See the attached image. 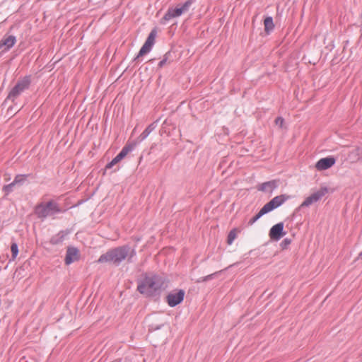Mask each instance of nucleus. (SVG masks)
<instances>
[{
	"instance_id": "f257e3e1",
	"label": "nucleus",
	"mask_w": 362,
	"mask_h": 362,
	"mask_svg": "<svg viewBox=\"0 0 362 362\" xmlns=\"http://www.w3.org/2000/svg\"><path fill=\"white\" fill-rule=\"evenodd\" d=\"M135 255V250L125 245L109 250L107 252L100 255L98 259V262H109L115 266H119L121 262L125 259H127L128 262H131L132 259Z\"/></svg>"
},
{
	"instance_id": "f03ea898",
	"label": "nucleus",
	"mask_w": 362,
	"mask_h": 362,
	"mask_svg": "<svg viewBox=\"0 0 362 362\" xmlns=\"http://www.w3.org/2000/svg\"><path fill=\"white\" fill-rule=\"evenodd\" d=\"M164 280L155 274H145L138 281L137 291L146 296H154L163 287Z\"/></svg>"
},
{
	"instance_id": "7ed1b4c3",
	"label": "nucleus",
	"mask_w": 362,
	"mask_h": 362,
	"mask_svg": "<svg viewBox=\"0 0 362 362\" xmlns=\"http://www.w3.org/2000/svg\"><path fill=\"white\" fill-rule=\"evenodd\" d=\"M34 212L37 218L43 220L48 216H52L61 213L62 209L57 202L51 200L47 203L42 202L38 204L35 207Z\"/></svg>"
},
{
	"instance_id": "20e7f679",
	"label": "nucleus",
	"mask_w": 362,
	"mask_h": 362,
	"mask_svg": "<svg viewBox=\"0 0 362 362\" xmlns=\"http://www.w3.org/2000/svg\"><path fill=\"white\" fill-rule=\"evenodd\" d=\"M194 2V0H187L183 4L176 8H169L162 21H168L172 18H177L182 15L184 13L187 12Z\"/></svg>"
},
{
	"instance_id": "39448f33",
	"label": "nucleus",
	"mask_w": 362,
	"mask_h": 362,
	"mask_svg": "<svg viewBox=\"0 0 362 362\" xmlns=\"http://www.w3.org/2000/svg\"><path fill=\"white\" fill-rule=\"evenodd\" d=\"M30 76H25L22 79L19 80L16 86L9 92L7 100L13 101L17 98L24 90L28 89L30 85Z\"/></svg>"
},
{
	"instance_id": "423d86ee",
	"label": "nucleus",
	"mask_w": 362,
	"mask_h": 362,
	"mask_svg": "<svg viewBox=\"0 0 362 362\" xmlns=\"http://www.w3.org/2000/svg\"><path fill=\"white\" fill-rule=\"evenodd\" d=\"M289 199V196L286 194H281L274 197L272 200H270L268 203H267L264 206V209L267 211V213L270 212L274 209L278 208L281 204H283L286 200Z\"/></svg>"
},
{
	"instance_id": "0eeeda50",
	"label": "nucleus",
	"mask_w": 362,
	"mask_h": 362,
	"mask_svg": "<svg viewBox=\"0 0 362 362\" xmlns=\"http://www.w3.org/2000/svg\"><path fill=\"white\" fill-rule=\"evenodd\" d=\"M185 291L182 289L171 292L166 296L167 303L169 306L175 307L180 304L184 299Z\"/></svg>"
},
{
	"instance_id": "6e6552de",
	"label": "nucleus",
	"mask_w": 362,
	"mask_h": 362,
	"mask_svg": "<svg viewBox=\"0 0 362 362\" xmlns=\"http://www.w3.org/2000/svg\"><path fill=\"white\" fill-rule=\"evenodd\" d=\"M80 259V252L78 248L69 246L67 247L64 262L66 265L78 261Z\"/></svg>"
},
{
	"instance_id": "1a4fd4ad",
	"label": "nucleus",
	"mask_w": 362,
	"mask_h": 362,
	"mask_svg": "<svg viewBox=\"0 0 362 362\" xmlns=\"http://www.w3.org/2000/svg\"><path fill=\"white\" fill-rule=\"evenodd\" d=\"M286 233L284 231V223L280 222L272 227L269 230V238L273 240H280Z\"/></svg>"
},
{
	"instance_id": "9d476101",
	"label": "nucleus",
	"mask_w": 362,
	"mask_h": 362,
	"mask_svg": "<svg viewBox=\"0 0 362 362\" xmlns=\"http://www.w3.org/2000/svg\"><path fill=\"white\" fill-rule=\"evenodd\" d=\"M336 160L333 157H327L320 159L315 164L317 170H325L334 165Z\"/></svg>"
},
{
	"instance_id": "9b49d317",
	"label": "nucleus",
	"mask_w": 362,
	"mask_h": 362,
	"mask_svg": "<svg viewBox=\"0 0 362 362\" xmlns=\"http://www.w3.org/2000/svg\"><path fill=\"white\" fill-rule=\"evenodd\" d=\"M16 42V38L13 35L4 37L0 41V48H4V51L10 49Z\"/></svg>"
},
{
	"instance_id": "f8f14e48",
	"label": "nucleus",
	"mask_w": 362,
	"mask_h": 362,
	"mask_svg": "<svg viewBox=\"0 0 362 362\" xmlns=\"http://www.w3.org/2000/svg\"><path fill=\"white\" fill-rule=\"evenodd\" d=\"M277 184L275 180L264 182L257 187L259 191L272 193L276 188Z\"/></svg>"
},
{
	"instance_id": "ddd939ff",
	"label": "nucleus",
	"mask_w": 362,
	"mask_h": 362,
	"mask_svg": "<svg viewBox=\"0 0 362 362\" xmlns=\"http://www.w3.org/2000/svg\"><path fill=\"white\" fill-rule=\"evenodd\" d=\"M64 237H65V233H64V231H60L59 233H58L57 235H54L51 240H50V243L52 244V245H58V244H60L63 242V240H64Z\"/></svg>"
},
{
	"instance_id": "4468645a",
	"label": "nucleus",
	"mask_w": 362,
	"mask_h": 362,
	"mask_svg": "<svg viewBox=\"0 0 362 362\" xmlns=\"http://www.w3.org/2000/svg\"><path fill=\"white\" fill-rule=\"evenodd\" d=\"M264 30L267 33H269L274 28L273 18L271 16L267 17L264 21Z\"/></svg>"
},
{
	"instance_id": "2eb2a0df",
	"label": "nucleus",
	"mask_w": 362,
	"mask_h": 362,
	"mask_svg": "<svg viewBox=\"0 0 362 362\" xmlns=\"http://www.w3.org/2000/svg\"><path fill=\"white\" fill-rule=\"evenodd\" d=\"M328 192V189L326 187H321L317 191L315 192L312 194L314 196L315 200L317 202L320 201L327 193Z\"/></svg>"
},
{
	"instance_id": "dca6fc26",
	"label": "nucleus",
	"mask_w": 362,
	"mask_h": 362,
	"mask_svg": "<svg viewBox=\"0 0 362 362\" xmlns=\"http://www.w3.org/2000/svg\"><path fill=\"white\" fill-rule=\"evenodd\" d=\"M266 214H267V211L262 207L255 216L249 220L247 222V226L253 225L259 218H260L263 215Z\"/></svg>"
},
{
	"instance_id": "f3484780",
	"label": "nucleus",
	"mask_w": 362,
	"mask_h": 362,
	"mask_svg": "<svg viewBox=\"0 0 362 362\" xmlns=\"http://www.w3.org/2000/svg\"><path fill=\"white\" fill-rule=\"evenodd\" d=\"M152 45L148 44L147 42H145V43L143 45V46L141 47V49L139 50V54L138 55L136 56V59L140 57H142L144 56V54H147L148 52H149L152 48Z\"/></svg>"
},
{
	"instance_id": "a211bd4d",
	"label": "nucleus",
	"mask_w": 362,
	"mask_h": 362,
	"mask_svg": "<svg viewBox=\"0 0 362 362\" xmlns=\"http://www.w3.org/2000/svg\"><path fill=\"white\" fill-rule=\"evenodd\" d=\"M239 232H240V230L238 228H233L229 232L227 238V243L228 245H231L233 243V240L236 238L237 233Z\"/></svg>"
},
{
	"instance_id": "6ab92c4d",
	"label": "nucleus",
	"mask_w": 362,
	"mask_h": 362,
	"mask_svg": "<svg viewBox=\"0 0 362 362\" xmlns=\"http://www.w3.org/2000/svg\"><path fill=\"white\" fill-rule=\"evenodd\" d=\"M315 202H317V201L315 200L314 196L311 194L303 201V202L300 204V207H308Z\"/></svg>"
},
{
	"instance_id": "aec40b11",
	"label": "nucleus",
	"mask_w": 362,
	"mask_h": 362,
	"mask_svg": "<svg viewBox=\"0 0 362 362\" xmlns=\"http://www.w3.org/2000/svg\"><path fill=\"white\" fill-rule=\"evenodd\" d=\"M134 148L133 145H127L123 147L122 151L118 153L121 156V158L123 159L129 152L132 151Z\"/></svg>"
},
{
	"instance_id": "412c9836",
	"label": "nucleus",
	"mask_w": 362,
	"mask_h": 362,
	"mask_svg": "<svg viewBox=\"0 0 362 362\" xmlns=\"http://www.w3.org/2000/svg\"><path fill=\"white\" fill-rule=\"evenodd\" d=\"M156 36V30L155 29H153L149 33V35L146 40V42H147L148 45L150 44L153 46L155 43Z\"/></svg>"
},
{
	"instance_id": "4be33fe9",
	"label": "nucleus",
	"mask_w": 362,
	"mask_h": 362,
	"mask_svg": "<svg viewBox=\"0 0 362 362\" xmlns=\"http://www.w3.org/2000/svg\"><path fill=\"white\" fill-rule=\"evenodd\" d=\"M170 52H166L163 56V59L158 64L159 67L163 66L167 62H168L170 60Z\"/></svg>"
},
{
	"instance_id": "5701e85b",
	"label": "nucleus",
	"mask_w": 362,
	"mask_h": 362,
	"mask_svg": "<svg viewBox=\"0 0 362 362\" xmlns=\"http://www.w3.org/2000/svg\"><path fill=\"white\" fill-rule=\"evenodd\" d=\"M11 250L12 253V258L13 259H16L18 254V245L16 243H13L11 244Z\"/></svg>"
},
{
	"instance_id": "b1692460",
	"label": "nucleus",
	"mask_w": 362,
	"mask_h": 362,
	"mask_svg": "<svg viewBox=\"0 0 362 362\" xmlns=\"http://www.w3.org/2000/svg\"><path fill=\"white\" fill-rule=\"evenodd\" d=\"M25 175H18L12 182L14 183L15 185L16 184L23 182L25 180Z\"/></svg>"
},
{
	"instance_id": "393cba45",
	"label": "nucleus",
	"mask_w": 362,
	"mask_h": 362,
	"mask_svg": "<svg viewBox=\"0 0 362 362\" xmlns=\"http://www.w3.org/2000/svg\"><path fill=\"white\" fill-rule=\"evenodd\" d=\"M275 124L282 128L284 124V119L281 117H278L275 119Z\"/></svg>"
},
{
	"instance_id": "a878e982",
	"label": "nucleus",
	"mask_w": 362,
	"mask_h": 362,
	"mask_svg": "<svg viewBox=\"0 0 362 362\" xmlns=\"http://www.w3.org/2000/svg\"><path fill=\"white\" fill-rule=\"evenodd\" d=\"M149 135V134L147 132V131H144L138 137V141H144L146 138H147V136Z\"/></svg>"
},
{
	"instance_id": "bb28decb",
	"label": "nucleus",
	"mask_w": 362,
	"mask_h": 362,
	"mask_svg": "<svg viewBox=\"0 0 362 362\" xmlns=\"http://www.w3.org/2000/svg\"><path fill=\"white\" fill-rule=\"evenodd\" d=\"M291 244V240L285 238L281 243V246L283 249H285L288 245Z\"/></svg>"
},
{
	"instance_id": "cd10ccee",
	"label": "nucleus",
	"mask_w": 362,
	"mask_h": 362,
	"mask_svg": "<svg viewBox=\"0 0 362 362\" xmlns=\"http://www.w3.org/2000/svg\"><path fill=\"white\" fill-rule=\"evenodd\" d=\"M156 127V125L155 122L151 123L146 128L145 131H147V132L150 134V133L155 129Z\"/></svg>"
},
{
	"instance_id": "c85d7f7f",
	"label": "nucleus",
	"mask_w": 362,
	"mask_h": 362,
	"mask_svg": "<svg viewBox=\"0 0 362 362\" xmlns=\"http://www.w3.org/2000/svg\"><path fill=\"white\" fill-rule=\"evenodd\" d=\"M156 127V125L155 122L151 123L146 128L145 131H147V132L150 134V133L155 129Z\"/></svg>"
},
{
	"instance_id": "c756f323",
	"label": "nucleus",
	"mask_w": 362,
	"mask_h": 362,
	"mask_svg": "<svg viewBox=\"0 0 362 362\" xmlns=\"http://www.w3.org/2000/svg\"><path fill=\"white\" fill-rule=\"evenodd\" d=\"M214 275V274H209V275H207L204 277H202L200 279H199L197 281V282H204V281H206L211 279H212L213 276Z\"/></svg>"
},
{
	"instance_id": "7c9ffc66",
	"label": "nucleus",
	"mask_w": 362,
	"mask_h": 362,
	"mask_svg": "<svg viewBox=\"0 0 362 362\" xmlns=\"http://www.w3.org/2000/svg\"><path fill=\"white\" fill-rule=\"evenodd\" d=\"M118 163V161L115 159V158H114L111 162H110L109 163L107 164L106 165V168H111L113 165H115V164H117Z\"/></svg>"
},
{
	"instance_id": "2f4dec72",
	"label": "nucleus",
	"mask_w": 362,
	"mask_h": 362,
	"mask_svg": "<svg viewBox=\"0 0 362 362\" xmlns=\"http://www.w3.org/2000/svg\"><path fill=\"white\" fill-rule=\"evenodd\" d=\"M14 186V183L11 182L9 185H7L4 187V189L6 192H11L12 190V187Z\"/></svg>"
},
{
	"instance_id": "473e14b6",
	"label": "nucleus",
	"mask_w": 362,
	"mask_h": 362,
	"mask_svg": "<svg viewBox=\"0 0 362 362\" xmlns=\"http://www.w3.org/2000/svg\"><path fill=\"white\" fill-rule=\"evenodd\" d=\"M115 159L118 161V163L122 160V158H121V156L119 155H117L115 157Z\"/></svg>"
},
{
	"instance_id": "72a5a7b5",
	"label": "nucleus",
	"mask_w": 362,
	"mask_h": 362,
	"mask_svg": "<svg viewBox=\"0 0 362 362\" xmlns=\"http://www.w3.org/2000/svg\"><path fill=\"white\" fill-rule=\"evenodd\" d=\"M359 257H362V251L360 252Z\"/></svg>"
}]
</instances>
